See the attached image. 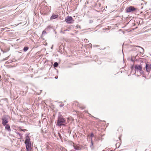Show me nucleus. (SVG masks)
Returning a JSON list of instances; mask_svg holds the SVG:
<instances>
[{"instance_id":"18","label":"nucleus","mask_w":151,"mask_h":151,"mask_svg":"<svg viewBox=\"0 0 151 151\" xmlns=\"http://www.w3.org/2000/svg\"><path fill=\"white\" fill-rule=\"evenodd\" d=\"M77 27H80V26H79V25H77Z\"/></svg>"},{"instance_id":"9","label":"nucleus","mask_w":151,"mask_h":151,"mask_svg":"<svg viewBox=\"0 0 151 151\" xmlns=\"http://www.w3.org/2000/svg\"><path fill=\"white\" fill-rule=\"evenodd\" d=\"M73 146L74 148L76 150H79V147L78 146V145H76L74 143H73Z\"/></svg>"},{"instance_id":"17","label":"nucleus","mask_w":151,"mask_h":151,"mask_svg":"<svg viewBox=\"0 0 151 151\" xmlns=\"http://www.w3.org/2000/svg\"><path fill=\"white\" fill-rule=\"evenodd\" d=\"M64 106L63 104H60L59 106L60 107H62Z\"/></svg>"},{"instance_id":"5","label":"nucleus","mask_w":151,"mask_h":151,"mask_svg":"<svg viewBox=\"0 0 151 151\" xmlns=\"http://www.w3.org/2000/svg\"><path fill=\"white\" fill-rule=\"evenodd\" d=\"M146 69L147 72H151V64H146Z\"/></svg>"},{"instance_id":"10","label":"nucleus","mask_w":151,"mask_h":151,"mask_svg":"<svg viewBox=\"0 0 151 151\" xmlns=\"http://www.w3.org/2000/svg\"><path fill=\"white\" fill-rule=\"evenodd\" d=\"M5 129L7 130L8 131H11V128L10 126L8 124L5 125Z\"/></svg>"},{"instance_id":"7","label":"nucleus","mask_w":151,"mask_h":151,"mask_svg":"<svg viewBox=\"0 0 151 151\" xmlns=\"http://www.w3.org/2000/svg\"><path fill=\"white\" fill-rule=\"evenodd\" d=\"M135 69L136 70L141 71L142 70V67L141 65H136L135 66Z\"/></svg>"},{"instance_id":"16","label":"nucleus","mask_w":151,"mask_h":151,"mask_svg":"<svg viewBox=\"0 0 151 151\" xmlns=\"http://www.w3.org/2000/svg\"><path fill=\"white\" fill-rule=\"evenodd\" d=\"M80 108H81L82 109H84L85 108V107L84 106H82L81 107H80Z\"/></svg>"},{"instance_id":"1","label":"nucleus","mask_w":151,"mask_h":151,"mask_svg":"<svg viewBox=\"0 0 151 151\" xmlns=\"http://www.w3.org/2000/svg\"><path fill=\"white\" fill-rule=\"evenodd\" d=\"M24 143L26 145L27 151H31L32 149V144L30 139L28 136L26 137Z\"/></svg>"},{"instance_id":"6","label":"nucleus","mask_w":151,"mask_h":151,"mask_svg":"<svg viewBox=\"0 0 151 151\" xmlns=\"http://www.w3.org/2000/svg\"><path fill=\"white\" fill-rule=\"evenodd\" d=\"M2 124L4 126H5L8 122L7 119L6 117L2 118Z\"/></svg>"},{"instance_id":"13","label":"nucleus","mask_w":151,"mask_h":151,"mask_svg":"<svg viewBox=\"0 0 151 151\" xmlns=\"http://www.w3.org/2000/svg\"><path fill=\"white\" fill-rule=\"evenodd\" d=\"M58 65V64L57 62H55L54 63L53 66L55 67H57Z\"/></svg>"},{"instance_id":"8","label":"nucleus","mask_w":151,"mask_h":151,"mask_svg":"<svg viewBox=\"0 0 151 151\" xmlns=\"http://www.w3.org/2000/svg\"><path fill=\"white\" fill-rule=\"evenodd\" d=\"M58 17V14H53L50 17V19H55Z\"/></svg>"},{"instance_id":"19","label":"nucleus","mask_w":151,"mask_h":151,"mask_svg":"<svg viewBox=\"0 0 151 151\" xmlns=\"http://www.w3.org/2000/svg\"><path fill=\"white\" fill-rule=\"evenodd\" d=\"M49 149V148H47V149Z\"/></svg>"},{"instance_id":"15","label":"nucleus","mask_w":151,"mask_h":151,"mask_svg":"<svg viewBox=\"0 0 151 151\" xmlns=\"http://www.w3.org/2000/svg\"><path fill=\"white\" fill-rule=\"evenodd\" d=\"M74 103H75L76 104V105H77L78 104V102L76 101H75L74 102Z\"/></svg>"},{"instance_id":"20","label":"nucleus","mask_w":151,"mask_h":151,"mask_svg":"<svg viewBox=\"0 0 151 151\" xmlns=\"http://www.w3.org/2000/svg\"><path fill=\"white\" fill-rule=\"evenodd\" d=\"M49 149V148H47V149Z\"/></svg>"},{"instance_id":"4","label":"nucleus","mask_w":151,"mask_h":151,"mask_svg":"<svg viewBox=\"0 0 151 151\" xmlns=\"http://www.w3.org/2000/svg\"><path fill=\"white\" fill-rule=\"evenodd\" d=\"M126 9V12H131L134 11L136 9L134 8L133 6H130L129 7L127 8Z\"/></svg>"},{"instance_id":"2","label":"nucleus","mask_w":151,"mask_h":151,"mask_svg":"<svg viewBox=\"0 0 151 151\" xmlns=\"http://www.w3.org/2000/svg\"><path fill=\"white\" fill-rule=\"evenodd\" d=\"M65 120L62 116H60L58 118L57 121V124L58 126H60L62 125H65Z\"/></svg>"},{"instance_id":"3","label":"nucleus","mask_w":151,"mask_h":151,"mask_svg":"<svg viewBox=\"0 0 151 151\" xmlns=\"http://www.w3.org/2000/svg\"><path fill=\"white\" fill-rule=\"evenodd\" d=\"M65 21L67 23L71 24L74 21V20L71 17L68 16L67 18L65 19Z\"/></svg>"},{"instance_id":"11","label":"nucleus","mask_w":151,"mask_h":151,"mask_svg":"<svg viewBox=\"0 0 151 151\" xmlns=\"http://www.w3.org/2000/svg\"><path fill=\"white\" fill-rule=\"evenodd\" d=\"M94 135L93 133H91V134L90 136H91V144H92V145H93L92 138L93 137H94Z\"/></svg>"},{"instance_id":"12","label":"nucleus","mask_w":151,"mask_h":151,"mask_svg":"<svg viewBox=\"0 0 151 151\" xmlns=\"http://www.w3.org/2000/svg\"><path fill=\"white\" fill-rule=\"evenodd\" d=\"M28 49V47H25L23 49V51L24 52H26L27 51Z\"/></svg>"},{"instance_id":"14","label":"nucleus","mask_w":151,"mask_h":151,"mask_svg":"<svg viewBox=\"0 0 151 151\" xmlns=\"http://www.w3.org/2000/svg\"><path fill=\"white\" fill-rule=\"evenodd\" d=\"M20 130H21V131H24V132H25V131H27V129H21Z\"/></svg>"}]
</instances>
